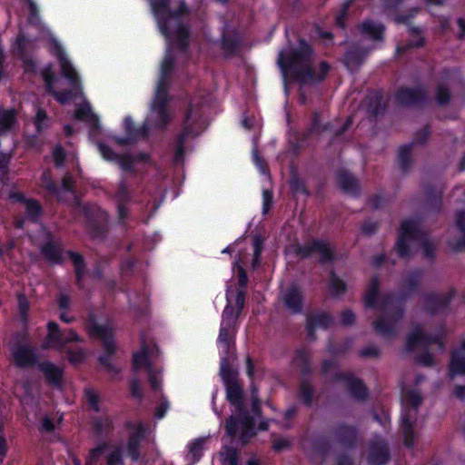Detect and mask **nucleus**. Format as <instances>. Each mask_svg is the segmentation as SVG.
I'll use <instances>...</instances> for the list:
<instances>
[{"label":"nucleus","mask_w":465,"mask_h":465,"mask_svg":"<svg viewBox=\"0 0 465 465\" xmlns=\"http://www.w3.org/2000/svg\"><path fill=\"white\" fill-rule=\"evenodd\" d=\"M277 63L284 77L294 79L301 85L322 81L330 68L325 62H322L316 68L312 48L303 41L296 48L281 51Z\"/></svg>","instance_id":"nucleus-1"},{"label":"nucleus","mask_w":465,"mask_h":465,"mask_svg":"<svg viewBox=\"0 0 465 465\" xmlns=\"http://www.w3.org/2000/svg\"><path fill=\"white\" fill-rule=\"evenodd\" d=\"M173 62L174 58L172 55L171 51H168L161 65V77L155 90L153 100L152 102L149 117L147 118L143 128L139 131L138 134L134 135V137L128 136L125 138H115V142L117 143L122 145L132 143L136 136H146L148 128H162L167 124L170 120V114L168 109V77L173 70Z\"/></svg>","instance_id":"nucleus-2"},{"label":"nucleus","mask_w":465,"mask_h":465,"mask_svg":"<svg viewBox=\"0 0 465 465\" xmlns=\"http://www.w3.org/2000/svg\"><path fill=\"white\" fill-rule=\"evenodd\" d=\"M170 0H150L153 13L157 20L161 33L168 39L174 35L181 48L186 45L188 38L187 28L181 24L180 15L186 13L183 2L181 3L178 12H172L169 7Z\"/></svg>","instance_id":"nucleus-3"},{"label":"nucleus","mask_w":465,"mask_h":465,"mask_svg":"<svg viewBox=\"0 0 465 465\" xmlns=\"http://www.w3.org/2000/svg\"><path fill=\"white\" fill-rule=\"evenodd\" d=\"M54 46L55 48V54L60 61L62 73L64 76L68 79L71 84V89L61 92H57L54 89L53 82L54 76L50 65L44 68L41 74L45 83L48 93L52 94L59 103L65 104L83 94L82 86L76 71L65 57L60 45L56 41H54Z\"/></svg>","instance_id":"nucleus-4"},{"label":"nucleus","mask_w":465,"mask_h":465,"mask_svg":"<svg viewBox=\"0 0 465 465\" xmlns=\"http://www.w3.org/2000/svg\"><path fill=\"white\" fill-rule=\"evenodd\" d=\"M227 399L236 406L239 411V418L230 417L226 421L227 433L233 437L238 432L243 443H246L254 435L252 418L243 410L242 390L234 380L226 381Z\"/></svg>","instance_id":"nucleus-5"},{"label":"nucleus","mask_w":465,"mask_h":465,"mask_svg":"<svg viewBox=\"0 0 465 465\" xmlns=\"http://www.w3.org/2000/svg\"><path fill=\"white\" fill-rule=\"evenodd\" d=\"M419 244L422 247L424 256L432 258L435 252V243L428 235L421 232L416 222L406 220L402 222L400 236L396 243V250L401 257H407L411 254V250Z\"/></svg>","instance_id":"nucleus-6"},{"label":"nucleus","mask_w":465,"mask_h":465,"mask_svg":"<svg viewBox=\"0 0 465 465\" xmlns=\"http://www.w3.org/2000/svg\"><path fill=\"white\" fill-rule=\"evenodd\" d=\"M382 316L374 322L373 326L377 333L391 338L397 333L398 323L402 318V310L398 306V301L392 296H384L381 302Z\"/></svg>","instance_id":"nucleus-7"},{"label":"nucleus","mask_w":465,"mask_h":465,"mask_svg":"<svg viewBox=\"0 0 465 465\" xmlns=\"http://www.w3.org/2000/svg\"><path fill=\"white\" fill-rule=\"evenodd\" d=\"M401 402L405 411L401 423L404 444L411 447L414 440L412 427L416 420V411L422 402V397L418 390L409 389L403 391Z\"/></svg>","instance_id":"nucleus-8"},{"label":"nucleus","mask_w":465,"mask_h":465,"mask_svg":"<svg viewBox=\"0 0 465 465\" xmlns=\"http://www.w3.org/2000/svg\"><path fill=\"white\" fill-rule=\"evenodd\" d=\"M445 336L443 328H440L435 332L430 333L428 331L424 324L412 325L406 339V350L408 351H415L418 349H426L432 343H438L441 351L444 350V343L442 339Z\"/></svg>","instance_id":"nucleus-9"},{"label":"nucleus","mask_w":465,"mask_h":465,"mask_svg":"<svg viewBox=\"0 0 465 465\" xmlns=\"http://www.w3.org/2000/svg\"><path fill=\"white\" fill-rule=\"evenodd\" d=\"M198 105L199 104L196 101H193L190 105L183 124V132L179 136L178 145L175 151L174 162L176 163H181L183 161V155L184 140L189 136L198 135L205 128V124L203 123H199L201 115L197 110Z\"/></svg>","instance_id":"nucleus-10"},{"label":"nucleus","mask_w":465,"mask_h":465,"mask_svg":"<svg viewBox=\"0 0 465 465\" xmlns=\"http://www.w3.org/2000/svg\"><path fill=\"white\" fill-rule=\"evenodd\" d=\"M81 341L82 338L74 331L71 329L61 331L56 322H49L47 323V335L43 347H57L58 349H63L71 342Z\"/></svg>","instance_id":"nucleus-11"},{"label":"nucleus","mask_w":465,"mask_h":465,"mask_svg":"<svg viewBox=\"0 0 465 465\" xmlns=\"http://www.w3.org/2000/svg\"><path fill=\"white\" fill-rule=\"evenodd\" d=\"M90 333L92 336L100 338L104 341V348L108 355L101 356L99 358L100 363L104 366L106 370L113 372H119L120 368H117L113 365L111 362L110 355H112L115 351V346L113 341V331L109 326L105 325H99V324H93L92 327H90Z\"/></svg>","instance_id":"nucleus-12"},{"label":"nucleus","mask_w":465,"mask_h":465,"mask_svg":"<svg viewBox=\"0 0 465 465\" xmlns=\"http://www.w3.org/2000/svg\"><path fill=\"white\" fill-rule=\"evenodd\" d=\"M98 148L104 159L112 162H116L124 172L130 173H134V167L140 161L148 160V155L145 153H140L135 155L130 153H115L110 147L104 143H99Z\"/></svg>","instance_id":"nucleus-13"},{"label":"nucleus","mask_w":465,"mask_h":465,"mask_svg":"<svg viewBox=\"0 0 465 465\" xmlns=\"http://www.w3.org/2000/svg\"><path fill=\"white\" fill-rule=\"evenodd\" d=\"M297 253L303 258L316 254L319 256L321 262H330L333 256L330 244L321 240H313L303 246L298 247Z\"/></svg>","instance_id":"nucleus-14"},{"label":"nucleus","mask_w":465,"mask_h":465,"mask_svg":"<svg viewBox=\"0 0 465 465\" xmlns=\"http://www.w3.org/2000/svg\"><path fill=\"white\" fill-rule=\"evenodd\" d=\"M133 368L134 371H138L145 368L149 376V382L153 390L157 391L161 388L160 372L153 368L148 360V355L145 348H142L140 351L134 352L133 356Z\"/></svg>","instance_id":"nucleus-15"},{"label":"nucleus","mask_w":465,"mask_h":465,"mask_svg":"<svg viewBox=\"0 0 465 465\" xmlns=\"http://www.w3.org/2000/svg\"><path fill=\"white\" fill-rule=\"evenodd\" d=\"M454 294L455 291L453 289L446 292L429 293L425 296V309L430 313H439L447 308Z\"/></svg>","instance_id":"nucleus-16"},{"label":"nucleus","mask_w":465,"mask_h":465,"mask_svg":"<svg viewBox=\"0 0 465 465\" xmlns=\"http://www.w3.org/2000/svg\"><path fill=\"white\" fill-rule=\"evenodd\" d=\"M12 359L21 368L29 367L36 362L35 350L28 344L15 343L11 347Z\"/></svg>","instance_id":"nucleus-17"},{"label":"nucleus","mask_w":465,"mask_h":465,"mask_svg":"<svg viewBox=\"0 0 465 465\" xmlns=\"http://www.w3.org/2000/svg\"><path fill=\"white\" fill-rule=\"evenodd\" d=\"M369 465H384L390 459L388 447L382 440L370 443L366 450Z\"/></svg>","instance_id":"nucleus-18"},{"label":"nucleus","mask_w":465,"mask_h":465,"mask_svg":"<svg viewBox=\"0 0 465 465\" xmlns=\"http://www.w3.org/2000/svg\"><path fill=\"white\" fill-rule=\"evenodd\" d=\"M282 300L284 306L292 313H298L302 312V293L297 286L292 285L287 288L282 294Z\"/></svg>","instance_id":"nucleus-19"},{"label":"nucleus","mask_w":465,"mask_h":465,"mask_svg":"<svg viewBox=\"0 0 465 465\" xmlns=\"http://www.w3.org/2000/svg\"><path fill=\"white\" fill-rule=\"evenodd\" d=\"M42 231L45 242L42 246V253L48 261L59 262L61 261V248L55 243L51 232H47L44 227Z\"/></svg>","instance_id":"nucleus-20"},{"label":"nucleus","mask_w":465,"mask_h":465,"mask_svg":"<svg viewBox=\"0 0 465 465\" xmlns=\"http://www.w3.org/2000/svg\"><path fill=\"white\" fill-rule=\"evenodd\" d=\"M335 380L343 381L350 392L357 399H364L367 389L360 380L350 377L345 373H335Z\"/></svg>","instance_id":"nucleus-21"},{"label":"nucleus","mask_w":465,"mask_h":465,"mask_svg":"<svg viewBox=\"0 0 465 465\" xmlns=\"http://www.w3.org/2000/svg\"><path fill=\"white\" fill-rule=\"evenodd\" d=\"M396 97L401 104H415L423 101L427 97V94L420 88H401L397 92Z\"/></svg>","instance_id":"nucleus-22"},{"label":"nucleus","mask_w":465,"mask_h":465,"mask_svg":"<svg viewBox=\"0 0 465 465\" xmlns=\"http://www.w3.org/2000/svg\"><path fill=\"white\" fill-rule=\"evenodd\" d=\"M449 374L451 378L457 375H465V351L459 348L451 351L449 364Z\"/></svg>","instance_id":"nucleus-23"},{"label":"nucleus","mask_w":465,"mask_h":465,"mask_svg":"<svg viewBox=\"0 0 465 465\" xmlns=\"http://www.w3.org/2000/svg\"><path fill=\"white\" fill-rule=\"evenodd\" d=\"M337 183L342 191L349 194H355L360 188L357 179L346 170L338 171Z\"/></svg>","instance_id":"nucleus-24"},{"label":"nucleus","mask_w":465,"mask_h":465,"mask_svg":"<svg viewBox=\"0 0 465 465\" xmlns=\"http://www.w3.org/2000/svg\"><path fill=\"white\" fill-rule=\"evenodd\" d=\"M332 323L331 317L327 313L311 315L307 319L308 335L314 340V331L318 328H327Z\"/></svg>","instance_id":"nucleus-25"},{"label":"nucleus","mask_w":465,"mask_h":465,"mask_svg":"<svg viewBox=\"0 0 465 465\" xmlns=\"http://www.w3.org/2000/svg\"><path fill=\"white\" fill-rule=\"evenodd\" d=\"M455 222L459 235L457 238L450 240L449 243L455 251L465 250V211L456 213Z\"/></svg>","instance_id":"nucleus-26"},{"label":"nucleus","mask_w":465,"mask_h":465,"mask_svg":"<svg viewBox=\"0 0 465 465\" xmlns=\"http://www.w3.org/2000/svg\"><path fill=\"white\" fill-rule=\"evenodd\" d=\"M143 438V430L141 425L137 426L135 430L132 432V434L129 436V439L127 440L126 444V451L128 456L131 457V459L134 461H137L140 457L139 453V445Z\"/></svg>","instance_id":"nucleus-27"},{"label":"nucleus","mask_w":465,"mask_h":465,"mask_svg":"<svg viewBox=\"0 0 465 465\" xmlns=\"http://www.w3.org/2000/svg\"><path fill=\"white\" fill-rule=\"evenodd\" d=\"M17 113L15 109L0 108V135L15 130L17 121Z\"/></svg>","instance_id":"nucleus-28"},{"label":"nucleus","mask_w":465,"mask_h":465,"mask_svg":"<svg viewBox=\"0 0 465 465\" xmlns=\"http://www.w3.org/2000/svg\"><path fill=\"white\" fill-rule=\"evenodd\" d=\"M366 54L367 50L359 49L358 46H352L345 54L344 62L346 66L351 71L356 70L363 62V59L366 56Z\"/></svg>","instance_id":"nucleus-29"},{"label":"nucleus","mask_w":465,"mask_h":465,"mask_svg":"<svg viewBox=\"0 0 465 465\" xmlns=\"http://www.w3.org/2000/svg\"><path fill=\"white\" fill-rule=\"evenodd\" d=\"M420 279H421V272L420 271L415 270V271L409 272L404 276V278L402 280L401 291L405 294H409V293L414 292L419 287Z\"/></svg>","instance_id":"nucleus-30"},{"label":"nucleus","mask_w":465,"mask_h":465,"mask_svg":"<svg viewBox=\"0 0 465 465\" xmlns=\"http://www.w3.org/2000/svg\"><path fill=\"white\" fill-rule=\"evenodd\" d=\"M360 30L364 36L371 37L373 40H382L384 26L381 24L366 21L360 25Z\"/></svg>","instance_id":"nucleus-31"},{"label":"nucleus","mask_w":465,"mask_h":465,"mask_svg":"<svg viewBox=\"0 0 465 465\" xmlns=\"http://www.w3.org/2000/svg\"><path fill=\"white\" fill-rule=\"evenodd\" d=\"M117 204H118V215L120 219H124L127 215V211L124 206V203L129 199L128 188L125 182L123 180L120 182L118 190L115 194Z\"/></svg>","instance_id":"nucleus-32"},{"label":"nucleus","mask_w":465,"mask_h":465,"mask_svg":"<svg viewBox=\"0 0 465 465\" xmlns=\"http://www.w3.org/2000/svg\"><path fill=\"white\" fill-rule=\"evenodd\" d=\"M310 351L305 348L297 349L292 358V364L296 365L302 372L306 373L310 371L309 361Z\"/></svg>","instance_id":"nucleus-33"},{"label":"nucleus","mask_w":465,"mask_h":465,"mask_svg":"<svg viewBox=\"0 0 465 465\" xmlns=\"http://www.w3.org/2000/svg\"><path fill=\"white\" fill-rule=\"evenodd\" d=\"M74 117L78 120L84 121L93 126L98 125V117L92 112L89 104L80 105L75 111Z\"/></svg>","instance_id":"nucleus-34"},{"label":"nucleus","mask_w":465,"mask_h":465,"mask_svg":"<svg viewBox=\"0 0 465 465\" xmlns=\"http://www.w3.org/2000/svg\"><path fill=\"white\" fill-rule=\"evenodd\" d=\"M410 35L411 36V40H410L405 45H399L397 47L398 53H403L410 48L420 47V46L423 45L424 38L420 35V28L411 27L410 28Z\"/></svg>","instance_id":"nucleus-35"},{"label":"nucleus","mask_w":465,"mask_h":465,"mask_svg":"<svg viewBox=\"0 0 465 465\" xmlns=\"http://www.w3.org/2000/svg\"><path fill=\"white\" fill-rule=\"evenodd\" d=\"M39 368L40 370L43 371V373L45 374V378L52 381V382H58L60 378H61V374H62V371L56 367L55 365L50 363V362H42L40 365H39Z\"/></svg>","instance_id":"nucleus-36"},{"label":"nucleus","mask_w":465,"mask_h":465,"mask_svg":"<svg viewBox=\"0 0 465 465\" xmlns=\"http://www.w3.org/2000/svg\"><path fill=\"white\" fill-rule=\"evenodd\" d=\"M68 254L74 265L77 284L79 286H81V280H82L83 276L84 275V270H85L84 258L81 254L72 252H69Z\"/></svg>","instance_id":"nucleus-37"},{"label":"nucleus","mask_w":465,"mask_h":465,"mask_svg":"<svg viewBox=\"0 0 465 465\" xmlns=\"http://www.w3.org/2000/svg\"><path fill=\"white\" fill-rule=\"evenodd\" d=\"M336 438L342 443H351L356 436L354 428L351 426L341 425L336 429Z\"/></svg>","instance_id":"nucleus-38"},{"label":"nucleus","mask_w":465,"mask_h":465,"mask_svg":"<svg viewBox=\"0 0 465 465\" xmlns=\"http://www.w3.org/2000/svg\"><path fill=\"white\" fill-rule=\"evenodd\" d=\"M412 144L404 145L399 150L398 163L402 171H407L411 165Z\"/></svg>","instance_id":"nucleus-39"},{"label":"nucleus","mask_w":465,"mask_h":465,"mask_svg":"<svg viewBox=\"0 0 465 465\" xmlns=\"http://www.w3.org/2000/svg\"><path fill=\"white\" fill-rule=\"evenodd\" d=\"M234 333V325L222 323L219 334V341L223 344L225 350H229L231 341Z\"/></svg>","instance_id":"nucleus-40"},{"label":"nucleus","mask_w":465,"mask_h":465,"mask_svg":"<svg viewBox=\"0 0 465 465\" xmlns=\"http://www.w3.org/2000/svg\"><path fill=\"white\" fill-rule=\"evenodd\" d=\"M379 289V282L377 278H373L368 286L366 294H365V305L369 307H372L376 304V297L378 294Z\"/></svg>","instance_id":"nucleus-41"},{"label":"nucleus","mask_w":465,"mask_h":465,"mask_svg":"<svg viewBox=\"0 0 465 465\" xmlns=\"http://www.w3.org/2000/svg\"><path fill=\"white\" fill-rule=\"evenodd\" d=\"M26 217L32 222H35L41 213V207L34 200H26L24 203Z\"/></svg>","instance_id":"nucleus-42"},{"label":"nucleus","mask_w":465,"mask_h":465,"mask_svg":"<svg viewBox=\"0 0 465 465\" xmlns=\"http://www.w3.org/2000/svg\"><path fill=\"white\" fill-rule=\"evenodd\" d=\"M221 457L223 465H237V452L233 448H224Z\"/></svg>","instance_id":"nucleus-43"},{"label":"nucleus","mask_w":465,"mask_h":465,"mask_svg":"<svg viewBox=\"0 0 465 465\" xmlns=\"http://www.w3.org/2000/svg\"><path fill=\"white\" fill-rule=\"evenodd\" d=\"M313 390L312 385L303 381L300 387V397L303 403L310 405L312 401Z\"/></svg>","instance_id":"nucleus-44"},{"label":"nucleus","mask_w":465,"mask_h":465,"mask_svg":"<svg viewBox=\"0 0 465 465\" xmlns=\"http://www.w3.org/2000/svg\"><path fill=\"white\" fill-rule=\"evenodd\" d=\"M85 398H86V401H87L88 405L90 406V408H92L95 411H100V407H99L100 398L95 391H94L93 389H86L85 390Z\"/></svg>","instance_id":"nucleus-45"},{"label":"nucleus","mask_w":465,"mask_h":465,"mask_svg":"<svg viewBox=\"0 0 465 465\" xmlns=\"http://www.w3.org/2000/svg\"><path fill=\"white\" fill-rule=\"evenodd\" d=\"M436 100L440 105L447 104L450 100V90L442 84L437 88Z\"/></svg>","instance_id":"nucleus-46"},{"label":"nucleus","mask_w":465,"mask_h":465,"mask_svg":"<svg viewBox=\"0 0 465 465\" xmlns=\"http://www.w3.org/2000/svg\"><path fill=\"white\" fill-rule=\"evenodd\" d=\"M239 312H238V311L235 312L233 307L227 306L223 312L222 323L228 324V325H234Z\"/></svg>","instance_id":"nucleus-47"},{"label":"nucleus","mask_w":465,"mask_h":465,"mask_svg":"<svg viewBox=\"0 0 465 465\" xmlns=\"http://www.w3.org/2000/svg\"><path fill=\"white\" fill-rule=\"evenodd\" d=\"M113 427V421L109 417L101 418L94 422V429L97 432L108 431Z\"/></svg>","instance_id":"nucleus-48"},{"label":"nucleus","mask_w":465,"mask_h":465,"mask_svg":"<svg viewBox=\"0 0 465 465\" xmlns=\"http://www.w3.org/2000/svg\"><path fill=\"white\" fill-rule=\"evenodd\" d=\"M356 317L352 311L346 309L341 312L339 323L342 326H351L355 322Z\"/></svg>","instance_id":"nucleus-49"},{"label":"nucleus","mask_w":465,"mask_h":465,"mask_svg":"<svg viewBox=\"0 0 465 465\" xmlns=\"http://www.w3.org/2000/svg\"><path fill=\"white\" fill-rule=\"evenodd\" d=\"M42 185L52 193H57V187L52 181V176L49 171L44 172L42 175Z\"/></svg>","instance_id":"nucleus-50"},{"label":"nucleus","mask_w":465,"mask_h":465,"mask_svg":"<svg viewBox=\"0 0 465 465\" xmlns=\"http://www.w3.org/2000/svg\"><path fill=\"white\" fill-rule=\"evenodd\" d=\"M27 44L28 40L24 35H19L14 45V52L19 56L24 55Z\"/></svg>","instance_id":"nucleus-51"},{"label":"nucleus","mask_w":465,"mask_h":465,"mask_svg":"<svg viewBox=\"0 0 465 465\" xmlns=\"http://www.w3.org/2000/svg\"><path fill=\"white\" fill-rule=\"evenodd\" d=\"M203 439H198L190 445V453L192 454L193 460H199L203 450Z\"/></svg>","instance_id":"nucleus-52"},{"label":"nucleus","mask_w":465,"mask_h":465,"mask_svg":"<svg viewBox=\"0 0 465 465\" xmlns=\"http://www.w3.org/2000/svg\"><path fill=\"white\" fill-rule=\"evenodd\" d=\"M330 285L331 291L335 294L342 293L345 291V284L342 281L338 279L334 274H331V280H330Z\"/></svg>","instance_id":"nucleus-53"},{"label":"nucleus","mask_w":465,"mask_h":465,"mask_svg":"<svg viewBox=\"0 0 465 465\" xmlns=\"http://www.w3.org/2000/svg\"><path fill=\"white\" fill-rule=\"evenodd\" d=\"M430 134L429 126H425L420 131H419L413 139L412 145L413 144H423L426 143L429 135Z\"/></svg>","instance_id":"nucleus-54"},{"label":"nucleus","mask_w":465,"mask_h":465,"mask_svg":"<svg viewBox=\"0 0 465 465\" xmlns=\"http://www.w3.org/2000/svg\"><path fill=\"white\" fill-rule=\"evenodd\" d=\"M46 113L43 109H38L35 121V124L38 132H41L46 126Z\"/></svg>","instance_id":"nucleus-55"},{"label":"nucleus","mask_w":465,"mask_h":465,"mask_svg":"<svg viewBox=\"0 0 465 465\" xmlns=\"http://www.w3.org/2000/svg\"><path fill=\"white\" fill-rule=\"evenodd\" d=\"M123 458L121 449L114 450L107 458V465H123Z\"/></svg>","instance_id":"nucleus-56"},{"label":"nucleus","mask_w":465,"mask_h":465,"mask_svg":"<svg viewBox=\"0 0 465 465\" xmlns=\"http://www.w3.org/2000/svg\"><path fill=\"white\" fill-rule=\"evenodd\" d=\"M417 361L419 363L424 365V366H427V367H431L435 364V358L434 356L428 352V351H424L422 352L421 354H420L418 357H417Z\"/></svg>","instance_id":"nucleus-57"},{"label":"nucleus","mask_w":465,"mask_h":465,"mask_svg":"<svg viewBox=\"0 0 465 465\" xmlns=\"http://www.w3.org/2000/svg\"><path fill=\"white\" fill-rule=\"evenodd\" d=\"M67 353L69 361L74 364L82 362L85 358V351L84 350H78L75 351L69 350Z\"/></svg>","instance_id":"nucleus-58"},{"label":"nucleus","mask_w":465,"mask_h":465,"mask_svg":"<svg viewBox=\"0 0 465 465\" xmlns=\"http://www.w3.org/2000/svg\"><path fill=\"white\" fill-rule=\"evenodd\" d=\"M263 213H267L272 204V192L266 189L262 192Z\"/></svg>","instance_id":"nucleus-59"},{"label":"nucleus","mask_w":465,"mask_h":465,"mask_svg":"<svg viewBox=\"0 0 465 465\" xmlns=\"http://www.w3.org/2000/svg\"><path fill=\"white\" fill-rule=\"evenodd\" d=\"M130 387L133 397L141 400L143 398V391L139 381L135 378L133 379Z\"/></svg>","instance_id":"nucleus-60"},{"label":"nucleus","mask_w":465,"mask_h":465,"mask_svg":"<svg viewBox=\"0 0 465 465\" xmlns=\"http://www.w3.org/2000/svg\"><path fill=\"white\" fill-rule=\"evenodd\" d=\"M327 128H328L327 125L323 126L321 124L320 115L317 113H315L313 115L312 124L310 131L312 133H321V132L326 130Z\"/></svg>","instance_id":"nucleus-61"},{"label":"nucleus","mask_w":465,"mask_h":465,"mask_svg":"<svg viewBox=\"0 0 465 465\" xmlns=\"http://www.w3.org/2000/svg\"><path fill=\"white\" fill-rule=\"evenodd\" d=\"M53 157L56 166H61L64 161L65 154L62 147L56 146L53 151Z\"/></svg>","instance_id":"nucleus-62"},{"label":"nucleus","mask_w":465,"mask_h":465,"mask_svg":"<svg viewBox=\"0 0 465 465\" xmlns=\"http://www.w3.org/2000/svg\"><path fill=\"white\" fill-rule=\"evenodd\" d=\"M251 394H252V412L256 416H260L261 408H260V401H259L258 395H257V390L255 388H252Z\"/></svg>","instance_id":"nucleus-63"},{"label":"nucleus","mask_w":465,"mask_h":465,"mask_svg":"<svg viewBox=\"0 0 465 465\" xmlns=\"http://www.w3.org/2000/svg\"><path fill=\"white\" fill-rule=\"evenodd\" d=\"M351 1H352V0H348V1L344 4V5H343V7H342V10L341 11V14L336 17V24H337L340 27H341V28H343V27H344V18H345V16H346L347 11H348V9H349V6H350V5H351Z\"/></svg>","instance_id":"nucleus-64"}]
</instances>
